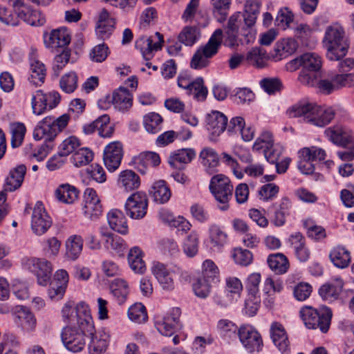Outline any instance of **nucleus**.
<instances>
[{"label":"nucleus","mask_w":354,"mask_h":354,"mask_svg":"<svg viewBox=\"0 0 354 354\" xmlns=\"http://www.w3.org/2000/svg\"><path fill=\"white\" fill-rule=\"evenodd\" d=\"M76 313L78 328L85 337L90 339L88 342L89 353H103L108 346L109 335L104 331H95L89 307L84 302L77 304Z\"/></svg>","instance_id":"1"},{"label":"nucleus","mask_w":354,"mask_h":354,"mask_svg":"<svg viewBox=\"0 0 354 354\" xmlns=\"http://www.w3.org/2000/svg\"><path fill=\"white\" fill-rule=\"evenodd\" d=\"M287 113L290 118H301L304 122L323 127L329 124L335 117L331 108H323L315 103L299 101L290 107Z\"/></svg>","instance_id":"2"},{"label":"nucleus","mask_w":354,"mask_h":354,"mask_svg":"<svg viewBox=\"0 0 354 354\" xmlns=\"http://www.w3.org/2000/svg\"><path fill=\"white\" fill-rule=\"evenodd\" d=\"M323 44L327 50L326 57L331 61H340L344 58L350 46L345 30L339 24L326 28Z\"/></svg>","instance_id":"3"},{"label":"nucleus","mask_w":354,"mask_h":354,"mask_svg":"<svg viewBox=\"0 0 354 354\" xmlns=\"http://www.w3.org/2000/svg\"><path fill=\"white\" fill-rule=\"evenodd\" d=\"M300 315L308 328L319 329L326 333L330 328L333 313L330 308L325 306L319 308L306 306L301 309Z\"/></svg>","instance_id":"4"},{"label":"nucleus","mask_w":354,"mask_h":354,"mask_svg":"<svg viewBox=\"0 0 354 354\" xmlns=\"http://www.w3.org/2000/svg\"><path fill=\"white\" fill-rule=\"evenodd\" d=\"M69 118L68 114H63L58 118L45 117L35 127L33 131L34 139L35 140L44 139L46 142H52L57 134L67 126Z\"/></svg>","instance_id":"5"},{"label":"nucleus","mask_w":354,"mask_h":354,"mask_svg":"<svg viewBox=\"0 0 354 354\" xmlns=\"http://www.w3.org/2000/svg\"><path fill=\"white\" fill-rule=\"evenodd\" d=\"M223 32L221 29H216L211 35L207 44L198 48L191 60V67L194 69H201L207 66L209 59L216 55L221 46Z\"/></svg>","instance_id":"6"},{"label":"nucleus","mask_w":354,"mask_h":354,"mask_svg":"<svg viewBox=\"0 0 354 354\" xmlns=\"http://www.w3.org/2000/svg\"><path fill=\"white\" fill-rule=\"evenodd\" d=\"M209 189L219 203L218 205L221 211L229 209V201L232 198L233 185L228 177L223 174H216L212 177Z\"/></svg>","instance_id":"7"},{"label":"nucleus","mask_w":354,"mask_h":354,"mask_svg":"<svg viewBox=\"0 0 354 354\" xmlns=\"http://www.w3.org/2000/svg\"><path fill=\"white\" fill-rule=\"evenodd\" d=\"M325 136L335 145L347 148L348 151H339L337 154L343 161H351L354 159V142L350 133L341 127L327 128Z\"/></svg>","instance_id":"8"},{"label":"nucleus","mask_w":354,"mask_h":354,"mask_svg":"<svg viewBox=\"0 0 354 354\" xmlns=\"http://www.w3.org/2000/svg\"><path fill=\"white\" fill-rule=\"evenodd\" d=\"M22 265L25 269L37 276L39 285L46 286L48 283L52 274V266L50 261L45 259L26 257L22 260Z\"/></svg>","instance_id":"9"},{"label":"nucleus","mask_w":354,"mask_h":354,"mask_svg":"<svg viewBox=\"0 0 354 354\" xmlns=\"http://www.w3.org/2000/svg\"><path fill=\"white\" fill-rule=\"evenodd\" d=\"M243 346L250 353H259L261 351L263 344L260 333L252 326L242 325L237 333Z\"/></svg>","instance_id":"10"},{"label":"nucleus","mask_w":354,"mask_h":354,"mask_svg":"<svg viewBox=\"0 0 354 354\" xmlns=\"http://www.w3.org/2000/svg\"><path fill=\"white\" fill-rule=\"evenodd\" d=\"M148 198L145 193L136 192L127 198L124 209L127 216L133 219H141L147 214Z\"/></svg>","instance_id":"11"},{"label":"nucleus","mask_w":354,"mask_h":354,"mask_svg":"<svg viewBox=\"0 0 354 354\" xmlns=\"http://www.w3.org/2000/svg\"><path fill=\"white\" fill-rule=\"evenodd\" d=\"M111 103L119 111H127L132 106V95L127 88L120 87L111 95L99 100L98 105L102 109H108Z\"/></svg>","instance_id":"12"},{"label":"nucleus","mask_w":354,"mask_h":354,"mask_svg":"<svg viewBox=\"0 0 354 354\" xmlns=\"http://www.w3.org/2000/svg\"><path fill=\"white\" fill-rule=\"evenodd\" d=\"M61 337L66 348L72 352H80L85 346L84 334L80 328L77 330L75 326L64 327Z\"/></svg>","instance_id":"13"},{"label":"nucleus","mask_w":354,"mask_h":354,"mask_svg":"<svg viewBox=\"0 0 354 354\" xmlns=\"http://www.w3.org/2000/svg\"><path fill=\"white\" fill-rule=\"evenodd\" d=\"M52 225V220L46 212L41 202L35 204L31 219V228L37 235H42L47 232Z\"/></svg>","instance_id":"14"},{"label":"nucleus","mask_w":354,"mask_h":354,"mask_svg":"<svg viewBox=\"0 0 354 354\" xmlns=\"http://www.w3.org/2000/svg\"><path fill=\"white\" fill-rule=\"evenodd\" d=\"M123 156V148L120 142L115 141L109 143L104 148L103 160L106 169L114 171L120 165Z\"/></svg>","instance_id":"15"},{"label":"nucleus","mask_w":354,"mask_h":354,"mask_svg":"<svg viewBox=\"0 0 354 354\" xmlns=\"http://www.w3.org/2000/svg\"><path fill=\"white\" fill-rule=\"evenodd\" d=\"M180 315L181 310L179 308H173L161 322H156L157 330L165 336H171L180 327Z\"/></svg>","instance_id":"16"},{"label":"nucleus","mask_w":354,"mask_h":354,"mask_svg":"<svg viewBox=\"0 0 354 354\" xmlns=\"http://www.w3.org/2000/svg\"><path fill=\"white\" fill-rule=\"evenodd\" d=\"M155 37L157 41H153V37L142 36L136 41V47L139 49L145 60L149 61L153 57V52L161 49L164 42L163 36L156 32Z\"/></svg>","instance_id":"17"},{"label":"nucleus","mask_w":354,"mask_h":354,"mask_svg":"<svg viewBox=\"0 0 354 354\" xmlns=\"http://www.w3.org/2000/svg\"><path fill=\"white\" fill-rule=\"evenodd\" d=\"M160 163L158 153L152 151L142 152L132 158L129 165L136 169L140 174H145L150 167H156Z\"/></svg>","instance_id":"18"},{"label":"nucleus","mask_w":354,"mask_h":354,"mask_svg":"<svg viewBox=\"0 0 354 354\" xmlns=\"http://www.w3.org/2000/svg\"><path fill=\"white\" fill-rule=\"evenodd\" d=\"M207 129L211 133L210 139L215 140L227 128V118L221 112L212 111L206 118Z\"/></svg>","instance_id":"19"},{"label":"nucleus","mask_w":354,"mask_h":354,"mask_svg":"<svg viewBox=\"0 0 354 354\" xmlns=\"http://www.w3.org/2000/svg\"><path fill=\"white\" fill-rule=\"evenodd\" d=\"M13 316L15 324L24 331L30 332L35 330L36 319L33 313L26 307L16 306Z\"/></svg>","instance_id":"20"},{"label":"nucleus","mask_w":354,"mask_h":354,"mask_svg":"<svg viewBox=\"0 0 354 354\" xmlns=\"http://www.w3.org/2000/svg\"><path fill=\"white\" fill-rule=\"evenodd\" d=\"M290 65L293 69L302 66V70H315L320 72L322 58L315 53H306L292 59Z\"/></svg>","instance_id":"21"},{"label":"nucleus","mask_w":354,"mask_h":354,"mask_svg":"<svg viewBox=\"0 0 354 354\" xmlns=\"http://www.w3.org/2000/svg\"><path fill=\"white\" fill-rule=\"evenodd\" d=\"M71 36L66 28L53 30L48 35L45 36L44 43L47 48L52 50L66 48L70 44Z\"/></svg>","instance_id":"22"},{"label":"nucleus","mask_w":354,"mask_h":354,"mask_svg":"<svg viewBox=\"0 0 354 354\" xmlns=\"http://www.w3.org/2000/svg\"><path fill=\"white\" fill-rule=\"evenodd\" d=\"M151 272L163 290L171 291L174 289L172 274L167 269L165 265L160 262H155L151 268Z\"/></svg>","instance_id":"23"},{"label":"nucleus","mask_w":354,"mask_h":354,"mask_svg":"<svg viewBox=\"0 0 354 354\" xmlns=\"http://www.w3.org/2000/svg\"><path fill=\"white\" fill-rule=\"evenodd\" d=\"M270 335L274 345L282 353L289 350L288 336L283 325L279 322H273L270 326Z\"/></svg>","instance_id":"24"},{"label":"nucleus","mask_w":354,"mask_h":354,"mask_svg":"<svg viewBox=\"0 0 354 354\" xmlns=\"http://www.w3.org/2000/svg\"><path fill=\"white\" fill-rule=\"evenodd\" d=\"M26 173V167L24 165H19L13 169H11L6 179L4 190L6 192H14L19 189L24 181Z\"/></svg>","instance_id":"25"},{"label":"nucleus","mask_w":354,"mask_h":354,"mask_svg":"<svg viewBox=\"0 0 354 354\" xmlns=\"http://www.w3.org/2000/svg\"><path fill=\"white\" fill-rule=\"evenodd\" d=\"M274 207L275 210L272 222L276 226H282L286 223V217L290 214L292 207V202L288 197L284 196L279 203L274 204Z\"/></svg>","instance_id":"26"},{"label":"nucleus","mask_w":354,"mask_h":354,"mask_svg":"<svg viewBox=\"0 0 354 354\" xmlns=\"http://www.w3.org/2000/svg\"><path fill=\"white\" fill-rule=\"evenodd\" d=\"M118 184L127 192L138 189L140 185L139 176L131 169H126L120 173Z\"/></svg>","instance_id":"27"},{"label":"nucleus","mask_w":354,"mask_h":354,"mask_svg":"<svg viewBox=\"0 0 354 354\" xmlns=\"http://www.w3.org/2000/svg\"><path fill=\"white\" fill-rule=\"evenodd\" d=\"M107 221L110 227L122 234L128 232L127 219L122 211L112 209L107 214Z\"/></svg>","instance_id":"28"},{"label":"nucleus","mask_w":354,"mask_h":354,"mask_svg":"<svg viewBox=\"0 0 354 354\" xmlns=\"http://www.w3.org/2000/svg\"><path fill=\"white\" fill-rule=\"evenodd\" d=\"M30 76L28 80L30 84L35 86H41L45 80L46 68L45 65L39 60L34 57L30 59Z\"/></svg>","instance_id":"29"},{"label":"nucleus","mask_w":354,"mask_h":354,"mask_svg":"<svg viewBox=\"0 0 354 354\" xmlns=\"http://www.w3.org/2000/svg\"><path fill=\"white\" fill-rule=\"evenodd\" d=\"M79 190L68 183L60 185L55 190L56 198L66 204L73 203L79 197Z\"/></svg>","instance_id":"30"},{"label":"nucleus","mask_w":354,"mask_h":354,"mask_svg":"<svg viewBox=\"0 0 354 354\" xmlns=\"http://www.w3.org/2000/svg\"><path fill=\"white\" fill-rule=\"evenodd\" d=\"M329 258L334 266L339 268L348 267L351 260L350 252L340 245L334 247L331 250Z\"/></svg>","instance_id":"31"},{"label":"nucleus","mask_w":354,"mask_h":354,"mask_svg":"<svg viewBox=\"0 0 354 354\" xmlns=\"http://www.w3.org/2000/svg\"><path fill=\"white\" fill-rule=\"evenodd\" d=\"M196 157L193 149H181L169 156V164L174 168H181L180 164H188Z\"/></svg>","instance_id":"32"},{"label":"nucleus","mask_w":354,"mask_h":354,"mask_svg":"<svg viewBox=\"0 0 354 354\" xmlns=\"http://www.w3.org/2000/svg\"><path fill=\"white\" fill-rule=\"evenodd\" d=\"M199 160L207 172L209 169L216 167L219 164V156L213 148L205 147L199 153Z\"/></svg>","instance_id":"33"},{"label":"nucleus","mask_w":354,"mask_h":354,"mask_svg":"<svg viewBox=\"0 0 354 354\" xmlns=\"http://www.w3.org/2000/svg\"><path fill=\"white\" fill-rule=\"evenodd\" d=\"M344 286V282L341 279H335V284H324L319 290V295L324 300L336 299L341 293Z\"/></svg>","instance_id":"34"},{"label":"nucleus","mask_w":354,"mask_h":354,"mask_svg":"<svg viewBox=\"0 0 354 354\" xmlns=\"http://www.w3.org/2000/svg\"><path fill=\"white\" fill-rule=\"evenodd\" d=\"M267 261L270 269L277 274H283L289 268L288 260L282 253L270 254Z\"/></svg>","instance_id":"35"},{"label":"nucleus","mask_w":354,"mask_h":354,"mask_svg":"<svg viewBox=\"0 0 354 354\" xmlns=\"http://www.w3.org/2000/svg\"><path fill=\"white\" fill-rule=\"evenodd\" d=\"M150 193L153 197L154 201L161 204L167 203L171 195L170 189L164 180H158L154 183Z\"/></svg>","instance_id":"36"},{"label":"nucleus","mask_w":354,"mask_h":354,"mask_svg":"<svg viewBox=\"0 0 354 354\" xmlns=\"http://www.w3.org/2000/svg\"><path fill=\"white\" fill-rule=\"evenodd\" d=\"M298 48L297 42L292 38L283 39L275 46L276 56L279 59L293 54Z\"/></svg>","instance_id":"37"},{"label":"nucleus","mask_w":354,"mask_h":354,"mask_svg":"<svg viewBox=\"0 0 354 354\" xmlns=\"http://www.w3.org/2000/svg\"><path fill=\"white\" fill-rule=\"evenodd\" d=\"M110 289L119 304L126 301L129 294V287L124 279L120 278L113 279L110 284Z\"/></svg>","instance_id":"38"},{"label":"nucleus","mask_w":354,"mask_h":354,"mask_svg":"<svg viewBox=\"0 0 354 354\" xmlns=\"http://www.w3.org/2000/svg\"><path fill=\"white\" fill-rule=\"evenodd\" d=\"M131 268L136 273L142 274L146 270L145 263L142 259V252L140 248L133 247L128 254Z\"/></svg>","instance_id":"39"},{"label":"nucleus","mask_w":354,"mask_h":354,"mask_svg":"<svg viewBox=\"0 0 354 354\" xmlns=\"http://www.w3.org/2000/svg\"><path fill=\"white\" fill-rule=\"evenodd\" d=\"M246 60L250 64L257 68H263L266 65L268 56L264 49L254 47L247 53Z\"/></svg>","instance_id":"40"},{"label":"nucleus","mask_w":354,"mask_h":354,"mask_svg":"<svg viewBox=\"0 0 354 354\" xmlns=\"http://www.w3.org/2000/svg\"><path fill=\"white\" fill-rule=\"evenodd\" d=\"M199 235L196 231H192L183 243L184 253L188 257H194L198 252Z\"/></svg>","instance_id":"41"},{"label":"nucleus","mask_w":354,"mask_h":354,"mask_svg":"<svg viewBox=\"0 0 354 354\" xmlns=\"http://www.w3.org/2000/svg\"><path fill=\"white\" fill-rule=\"evenodd\" d=\"M209 239L214 247L221 248L226 241L227 235L217 224H211L208 228Z\"/></svg>","instance_id":"42"},{"label":"nucleus","mask_w":354,"mask_h":354,"mask_svg":"<svg viewBox=\"0 0 354 354\" xmlns=\"http://www.w3.org/2000/svg\"><path fill=\"white\" fill-rule=\"evenodd\" d=\"M200 37V30L196 26H185L178 35V40L187 46H192Z\"/></svg>","instance_id":"43"},{"label":"nucleus","mask_w":354,"mask_h":354,"mask_svg":"<svg viewBox=\"0 0 354 354\" xmlns=\"http://www.w3.org/2000/svg\"><path fill=\"white\" fill-rule=\"evenodd\" d=\"M83 246V239L80 236H71L66 243V255L72 259H77L80 255Z\"/></svg>","instance_id":"44"},{"label":"nucleus","mask_w":354,"mask_h":354,"mask_svg":"<svg viewBox=\"0 0 354 354\" xmlns=\"http://www.w3.org/2000/svg\"><path fill=\"white\" fill-rule=\"evenodd\" d=\"M93 158V153L88 148L78 149L73 154L71 161L76 167H81L88 165Z\"/></svg>","instance_id":"45"},{"label":"nucleus","mask_w":354,"mask_h":354,"mask_svg":"<svg viewBox=\"0 0 354 354\" xmlns=\"http://www.w3.org/2000/svg\"><path fill=\"white\" fill-rule=\"evenodd\" d=\"M216 331L225 338H232L236 337L238 333L237 326L229 319H222L218 321Z\"/></svg>","instance_id":"46"},{"label":"nucleus","mask_w":354,"mask_h":354,"mask_svg":"<svg viewBox=\"0 0 354 354\" xmlns=\"http://www.w3.org/2000/svg\"><path fill=\"white\" fill-rule=\"evenodd\" d=\"M162 117L156 113H149L144 117V126L150 133H157L162 128Z\"/></svg>","instance_id":"47"},{"label":"nucleus","mask_w":354,"mask_h":354,"mask_svg":"<svg viewBox=\"0 0 354 354\" xmlns=\"http://www.w3.org/2000/svg\"><path fill=\"white\" fill-rule=\"evenodd\" d=\"M26 131V127L21 122H16L10 125L11 145L12 147H18L22 144Z\"/></svg>","instance_id":"48"},{"label":"nucleus","mask_w":354,"mask_h":354,"mask_svg":"<svg viewBox=\"0 0 354 354\" xmlns=\"http://www.w3.org/2000/svg\"><path fill=\"white\" fill-rule=\"evenodd\" d=\"M128 317L136 323H143L147 319L146 308L141 303H136L129 308Z\"/></svg>","instance_id":"49"},{"label":"nucleus","mask_w":354,"mask_h":354,"mask_svg":"<svg viewBox=\"0 0 354 354\" xmlns=\"http://www.w3.org/2000/svg\"><path fill=\"white\" fill-rule=\"evenodd\" d=\"M299 154H301L303 157L307 158V160H311L312 162L323 160L326 156V151L324 149L315 146L304 147L299 150Z\"/></svg>","instance_id":"50"},{"label":"nucleus","mask_w":354,"mask_h":354,"mask_svg":"<svg viewBox=\"0 0 354 354\" xmlns=\"http://www.w3.org/2000/svg\"><path fill=\"white\" fill-rule=\"evenodd\" d=\"M59 85L65 93H73L77 86V76L75 73L70 72L62 76L59 81Z\"/></svg>","instance_id":"51"},{"label":"nucleus","mask_w":354,"mask_h":354,"mask_svg":"<svg viewBox=\"0 0 354 354\" xmlns=\"http://www.w3.org/2000/svg\"><path fill=\"white\" fill-rule=\"evenodd\" d=\"M31 106L32 113L37 115H41L47 110L44 100V93L41 90L37 91L35 94L32 95Z\"/></svg>","instance_id":"52"},{"label":"nucleus","mask_w":354,"mask_h":354,"mask_svg":"<svg viewBox=\"0 0 354 354\" xmlns=\"http://www.w3.org/2000/svg\"><path fill=\"white\" fill-rule=\"evenodd\" d=\"M80 146V140L77 137L72 136L66 138L60 144L59 151L62 153V155L67 157L69 154L72 153H74L75 151L78 149Z\"/></svg>","instance_id":"53"},{"label":"nucleus","mask_w":354,"mask_h":354,"mask_svg":"<svg viewBox=\"0 0 354 354\" xmlns=\"http://www.w3.org/2000/svg\"><path fill=\"white\" fill-rule=\"evenodd\" d=\"M320 77V72L316 71L315 70H301L299 77V82L306 86H314L317 82Z\"/></svg>","instance_id":"54"},{"label":"nucleus","mask_w":354,"mask_h":354,"mask_svg":"<svg viewBox=\"0 0 354 354\" xmlns=\"http://www.w3.org/2000/svg\"><path fill=\"white\" fill-rule=\"evenodd\" d=\"M71 56V51L68 48H64L62 50L60 54L57 55L53 61V69L54 74L56 77H58L60 71L64 68L69 61Z\"/></svg>","instance_id":"55"},{"label":"nucleus","mask_w":354,"mask_h":354,"mask_svg":"<svg viewBox=\"0 0 354 354\" xmlns=\"http://www.w3.org/2000/svg\"><path fill=\"white\" fill-rule=\"evenodd\" d=\"M189 91V93L198 100H205L207 95V89L204 86L202 77H198L193 81Z\"/></svg>","instance_id":"56"},{"label":"nucleus","mask_w":354,"mask_h":354,"mask_svg":"<svg viewBox=\"0 0 354 354\" xmlns=\"http://www.w3.org/2000/svg\"><path fill=\"white\" fill-rule=\"evenodd\" d=\"M274 144L272 136L269 131L263 132L261 136L257 139L253 145V150L256 151H263L272 147Z\"/></svg>","instance_id":"57"},{"label":"nucleus","mask_w":354,"mask_h":354,"mask_svg":"<svg viewBox=\"0 0 354 354\" xmlns=\"http://www.w3.org/2000/svg\"><path fill=\"white\" fill-rule=\"evenodd\" d=\"M232 257L236 264L247 266L250 265L253 259L252 252L246 249L235 248Z\"/></svg>","instance_id":"58"},{"label":"nucleus","mask_w":354,"mask_h":354,"mask_svg":"<svg viewBox=\"0 0 354 354\" xmlns=\"http://www.w3.org/2000/svg\"><path fill=\"white\" fill-rule=\"evenodd\" d=\"M312 291L313 287L310 284L306 282H300L295 286L293 295L297 300L303 301L310 297Z\"/></svg>","instance_id":"59"},{"label":"nucleus","mask_w":354,"mask_h":354,"mask_svg":"<svg viewBox=\"0 0 354 354\" xmlns=\"http://www.w3.org/2000/svg\"><path fill=\"white\" fill-rule=\"evenodd\" d=\"M304 225L307 230V234L309 238L316 241H321L326 238V230L323 227L315 225L309 221L304 222Z\"/></svg>","instance_id":"60"},{"label":"nucleus","mask_w":354,"mask_h":354,"mask_svg":"<svg viewBox=\"0 0 354 354\" xmlns=\"http://www.w3.org/2000/svg\"><path fill=\"white\" fill-rule=\"evenodd\" d=\"M279 192V187L274 183H268L263 185L259 190L260 199L268 201L277 197Z\"/></svg>","instance_id":"61"},{"label":"nucleus","mask_w":354,"mask_h":354,"mask_svg":"<svg viewBox=\"0 0 354 354\" xmlns=\"http://www.w3.org/2000/svg\"><path fill=\"white\" fill-rule=\"evenodd\" d=\"M212 282L199 277L197 281L193 284V290L195 295L201 298H206L209 292Z\"/></svg>","instance_id":"62"},{"label":"nucleus","mask_w":354,"mask_h":354,"mask_svg":"<svg viewBox=\"0 0 354 354\" xmlns=\"http://www.w3.org/2000/svg\"><path fill=\"white\" fill-rule=\"evenodd\" d=\"M218 273V268L212 261L207 259L203 262L201 278L212 282L217 278Z\"/></svg>","instance_id":"63"},{"label":"nucleus","mask_w":354,"mask_h":354,"mask_svg":"<svg viewBox=\"0 0 354 354\" xmlns=\"http://www.w3.org/2000/svg\"><path fill=\"white\" fill-rule=\"evenodd\" d=\"M102 207L100 203L84 204L83 213L86 218L96 220L102 214Z\"/></svg>","instance_id":"64"}]
</instances>
